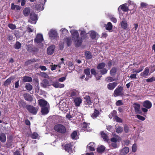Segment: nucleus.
I'll return each mask as SVG.
<instances>
[{
  "mask_svg": "<svg viewBox=\"0 0 155 155\" xmlns=\"http://www.w3.org/2000/svg\"><path fill=\"white\" fill-rule=\"evenodd\" d=\"M74 101L76 106H79L82 102V100L79 97H77L74 99Z\"/></svg>",
  "mask_w": 155,
  "mask_h": 155,
  "instance_id": "14",
  "label": "nucleus"
},
{
  "mask_svg": "<svg viewBox=\"0 0 155 155\" xmlns=\"http://www.w3.org/2000/svg\"><path fill=\"white\" fill-rule=\"evenodd\" d=\"M11 8L12 9H16L17 10H20L21 9L20 6L18 5H15L13 3L12 4Z\"/></svg>",
  "mask_w": 155,
  "mask_h": 155,
  "instance_id": "39",
  "label": "nucleus"
},
{
  "mask_svg": "<svg viewBox=\"0 0 155 155\" xmlns=\"http://www.w3.org/2000/svg\"><path fill=\"white\" fill-rule=\"evenodd\" d=\"M8 27L11 29L13 30L16 28V26L15 25L12 24H9L8 25Z\"/></svg>",
  "mask_w": 155,
  "mask_h": 155,
  "instance_id": "56",
  "label": "nucleus"
},
{
  "mask_svg": "<svg viewBox=\"0 0 155 155\" xmlns=\"http://www.w3.org/2000/svg\"><path fill=\"white\" fill-rule=\"evenodd\" d=\"M23 81L24 82H30L32 81V79L31 77H30L25 76L23 77Z\"/></svg>",
  "mask_w": 155,
  "mask_h": 155,
  "instance_id": "35",
  "label": "nucleus"
},
{
  "mask_svg": "<svg viewBox=\"0 0 155 155\" xmlns=\"http://www.w3.org/2000/svg\"><path fill=\"white\" fill-rule=\"evenodd\" d=\"M110 19L114 23H116L117 21V20L116 18L113 17V16H112V17H110Z\"/></svg>",
  "mask_w": 155,
  "mask_h": 155,
  "instance_id": "62",
  "label": "nucleus"
},
{
  "mask_svg": "<svg viewBox=\"0 0 155 155\" xmlns=\"http://www.w3.org/2000/svg\"><path fill=\"white\" fill-rule=\"evenodd\" d=\"M116 121L118 122H121L122 121V120L117 116H115L114 117Z\"/></svg>",
  "mask_w": 155,
  "mask_h": 155,
  "instance_id": "60",
  "label": "nucleus"
},
{
  "mask_svg": "<svg viewBox=\"0 0 155 155\" xmlns=\"http://www.w3.org/2000/svg\"><path fill=\"white\" fill-rule=\"evenodd\" d=\"M136 117L138 119L142 121H144L145 120V118L144 117L139 115H136Z\"/></svg>",
  "mask_w": 155,
  "mask_h": 155,
  "instance_id": "54",
  "label": "nucleus"
},
{
  "mask_svg": "<svg viewBox=\"0 0 155 155\" xmlns=\"http://www.w3.org/2000/svg\"><path fill=\"white\" fill-rule=\"evenodd\" d=\"M54 129L56 131L61 133H64L66 132L65 127L61 124H58L55 125L54 127Z\"/></svg>",
  "mask_w": 155,
  "mask_h": 155,
  "instance_id": "2",
  "label": "nucleus"
},
{
  "mask_svg": "<svg viewBox=\"0 0 155 155\" xmlns=\"http://www.w3.org/2000/svg\"><path fill=\"white\" fill-rule=\"evenodd\" d=\"M77 134L76 131H74L71 135V138L73 139H74L77 135Z\"/></svg>",
  "mask_w": 155,
  "mask_h": 155,
  "instance_id": "55",
  "label": "nucleus"
},
{
  "mask_svg": "<svg viewBox=\"0 0 155 155\" xmlns=\"http://www.w3.org/2000/svg\"><path fill=\"white\" fill-rule=\"evenodd\" d=\"M70 32L72 35V39L74 42L75 45L77 47H79L82 43V39L79 37L78 31L75 30H72Z\"/></svg>",
  "mask_w": 155,
  "mask_h": 155,
  "instance_id": "1",
  "label": "nucleus"
},
{
  "mask_svg": "<svg viewBox=\"0 0 155 155\" xmlns=\"http://www.w3.org/2000/svg\"><path fill=\"white\" fill-rule=\"evenodd\" d=\"M6 137L4 133H0V140L2 142H4L6 141Z\"/></svg>",
  "mask_w": 155,
  "mask_h": 155,
  "instance_id": "26",
  "label": "nucleus"
},
{
  "mask_svg": "<svg viewBox=\"0 0 155 155\" xmlns=\"http://www.w3.org/2000/svg\"><path fill=\"white\" fill-rule=\"evenodd\" d=\"M105 149V147L102 145H101L97 148V151L99 153H101L104 152Z\"/></svg>",
  "mask_w": 155,
  "mask_h": 155,
  "instance_id": "37",
  "label": "nucleus"
},
{
  "mask_svg": "<svg viewBox=\"0 0 155 155\" xmlns=\"http://www.w3.org/2000/svg\"><path fill=\"white\" fill-rule=\"evenodd\" d=\"M126 4H123L120 5L118 8V10H119L120 9H122L124 12H127L128 10V7L127 6L125 5Z\"/></svg>",
  "mask_w": 155,
  "mask_h": 155,
  "instance_id": "23",
  "label": "nucleus"
},
{
  "mask_svg": "<svg viewBox=\"0 0 155 155\" xmlns=\"http://www.w3.org/2000/svg\"><path fill=\"white\" fill-rule=\"evenodd\" d=\"M25 107L29 112L34 115L36 114L37 110L34 107L29 105H27Z\"/></svg>",
  "mask_w": 155,
  "mask_h": 155,
  "instance_id": "7",
  "label": "nucleus"
},
{
  "mask_svg": "<svg viewBox=\"0 0 155 155\" xmlns=\"http://www.w3.org/2000/svg\"><path fill=\"white\" fill-rule=\"evenodd\" d=\"M100 72L101 74L102 75L105 74L107 73V70L105 68H104L100 70Z\"/></svg>",
  "mask_w": 155,
  "mask_h": 155,
  "instance_id": "46",
  "label": "nucleus"
},
{
  "mask_svg": "<svg viewBox=\"0 0 155 155\" xmlns=\"http://www.w3.org/2000/svg\"><path fill=\"white\" fill-rule=\"evenodd\" d=\"M49 37L51 39L56 38L58 36V34L57 31L54 29H51L48 33Z\"/></svg>",
  "mask_w": 155,
  "mask_h": 155,
  "instance_id": "4",
  "label": "nucleus"
},
{
  "mask_svg": "<svg viewBox=\"0 0 155 155\" xmlns=\"http://www.w3.org/2000/svg\"><path fill=\"white\" fill-rule=\"evenodd\" d=\"M91 73L92 74L94 75H96L97 74L95 70L94 69H92L91 70Z\"/></svg>",
  "mask_w": 155,
  "mask_h": 155,
  "instance_id": "64",
  "label": "nucleus"
},
{
  "mask_svg": "<svg viewBox=\"0 0 155 155\" xmlns=\"http://www.w3.org/2000/svg\"><path fill=\"white\" fill-rule=\"evenodd\" d=\"M86 32L85 31H81V32L80 33L81 35V37H80L81 38L82 40L83 38H85V35Z\"/></svg>",
  "mask_w": 155,
  "mask_h": 155,
  "instance_id": "47",
  "label": "nucleus"
},
{
  "mask_svg": "<svg viewBox=\"0 0 155 155\" xmlns=\"http://www.w3.org/2000/svg\"><path fill=\"white\" fill-rule=\"evenodd\" d=\"M41 75L45 78H49V77L48 75L45 72H41L40 74Z\"/></svg>",
  "mask_w": 155,
  "mask_h": 155,
  "instance_id": "52",
  "label": "nucleus"
},
{
  "mask_svg": "<svg viewBox=\"0 0 155 155\" xmlns=\"http://www.w3.org/2000/svg\"><path fill=\"white\" fill-rule=\"evenodd\" d=\"M24 97L25 99L27 101H31L33 100L32 97L29 94H25L24 95Z\"/></svg>",
  "mask_w": 155,
  "mask_h": 155,
  "instance_id": "25",
  "label": "nucleus"
},
{
  "mask_svg": "<svg viewBox=\"0 0 155 155\" xmlns=\"http://www.w3.org/2000/svg\"><path fill=\"white\" fill-rule=\"evenodd\" d=\"M123 131V128L120 126H118L116 129V132L118 134L121 133Z\"/></svg>",
  "mask_w": 155,
  "mask_h": 155,
  "instance_id": "43",
  "label": "nucleus"
},
{
  "mask_svg": "<svg viewBox=\"0 0 155 155\" xmlns=\"http://www.w3.org/2000/svg\"><path fill=\"white\" fill-rule=\"evenodd\" d=\"M124 130L125 132L126 133H128L129 131V129L128 127L125 125L124 127Z\"/></svg>",
  "mask_w": 155,
  "mask_h": 155,
  "instance_id": "57",
  "label": "nucleus"
},
{
  "mask_svg": "<svg viewBox=\"0 0 155 155\" xmlns=\"http://www.w3.org/2000/svg\"><path fill=\"white\" fill-rule=\"evenodd\" d=\"M30 13V9L29 8H26L23 11V14L26 16H28Z\"/></svg>",
  "mask_w": 155,
  "mask_h": 155,
  "instance_id": "33",
  "label": "nucleus"
},
{
  "mask_svg": "<svg viewBox=\"0 0 155 155\" xmlns=\"http://www.w3.org/2000/svg\"><path fill=\"white\" fill-rule=\"evenodd\" d=\"M155 81V77H152L150 78L146 79V81L147 82H151Z\"/></svg>",
  "mask_w": 155,
  "mask_h": 155,
  "instance_id": "53",
  "label": "nucleus"
},
{
  "mask_svg": "<svg viewBox=\"0 0 155 155\" xmlns=\"http://www.w3.org/2000/svg\"><path fill=\"white\" fill-rule=\"evenodd\" d=\"M38 136V134L36 132H34L31 135V137L34 139H37Z\"/></svg>",
  "mask_w": 155,
  "mask_h": 155,
  "instance_id": "49",
  "label": "nucleus"
},
{
  "mask_svg": "<svg viewBox=\"0 0 155 155\" xmlns=\"http://www.w3.org/2000/svg\"><path fill=\"white\" fill-rule=\"evenodd\" d=\"M39 104L41 108L45 107L46 106L49 105L47 102L43 99H40L38 100Z\"/></svg>",
  "mask_w": 155,
  "mask_h": 155,
  "instance_id": "9",
  "label": "nucleus"
},
{
  "mask_svg": "<svg viewBox=\"0 0 155 155\" xmlns=\"http://www.w3.org/2000/svg\"><path fill=\"white\" fill-rule=\"evenodd\" d=\"M84 99L87 103V104L90 105L91 104V99L90 97L89 96H86L84 97Z\"/></svg>",
  "mask_w": 155,
  "mask_h": 155,
  "instance_id": "28",
  "label": "nucleus"
},
{
  "mask_svg": "<svg viewBox=\"0 0 155 155\" xmlns=\"http://www.w3.org/2000/svg\"><path fill=\"white\" fill-rule=\"evenodd\" d=\"M21 46V43L18 41H17L15 44L14 47L16 49H18L20 48Z\"/></svg>",
  "mask_w": 155,
  "mask_h": 155,
  "instance_id": "42",
  "label": "nucleus"
},
{
  "mask_svg": "<svg viewBox=\"0 0 155 155\" xmlns=\"http://www.w3.org/2000/svg\"><path fill=\"white\" fill-rule=\"evenodd\" d=\"M105 26L106 29L109 31L112 30L113 27L111 23L110 22H108L107 24L105 25Z\"/></svg>",
  "mask_w": 155,
  "mask_h": 155,
  "instance_id": "32",
  "label": "nucleus"
},
{
  "mask_svg": "<svg viewBox=\"0 0 155 155\" xmlns=\"http://www.w3.org/2000/svg\"><path fill=\"white\" fill-rule=\"evenodd\" d=\"M35 8L38 11H42L44 9L43 5H42V4L38 2L35 5Z\"/></svg>",
  "mask_w": 155,
  "mask_h": 155,
  "instance_id": "18",
  "label": "nucleus"
},
{
  "mask_svg": "<svg viewBox=\"0 0 155 155\" xmlns=\"http://www.w3.org/2000/svg\"><path fill=\"white\" fill-rule=\"evenodd\" d=\"M90 69L89 68H87L84 70V73L87 75H88L90 74Z\"/></svg>",
  "mask_w": 155,
  "mask_h": 155,
  "instance_id": "58",
  "label": "nucleus"
},
{
  "mask_svg": "<svg viewBox=\"0 0 155 155\" xmlns=\"http://www.w3.org/2000/svg\"><path fill=\"white\" fill-rule=\"evenodd\" d=\"M51 85H53L55 88H63L64 87V84L59 83L58 82H52Z\"/></svg>",
  "mask_w": 155,
  "mask_h": 155,
  "instance_id": "15",
  "label": "nucleus"
},
{
  "mask_svg": "<svg viewBox=\"0 0 155 155\" xmlns=\"http://www.w3.org/2000/svg\"><path fill=\"white\" fill-rule=\"evenodd\" d=\"M65 41L66 42L68 46H69L71 43V40L70 37H68L65 38Z\"/></svg>",
  "mask_w": 155,
  "mask_h": 155,
  "instance_id": "44",
  "label": "nucleus"
},
{
  "mask_svg": "<svg viewBox=\"0 0 155 155\" xmlns=\"http://www.w3.org/2000/svg\"><path fill=\"white\" fill-rule=\"evenodd\" d=\"M117 71V68L115 67H113L110 71V74L111 76H114Z\"/></svg>",
  "mask_w": 155,
  "mask_h": 155,
  "instance_id": "29",
  "label": "nucleus"
},
{
  "mask_svg": "<svg viewBox=\"0 0 155 155\" xmlns=\"http://www.w3.org/2000/svg\"><path fill=\"white\" fill-rule=\"evenodd\" d=\"M86 58L87 59H90L92 57L91 54L89 51H86L85 53Z\"/></svg>",
  "mask_w": 155,
  "mask_h": 155,
  "instance_id": "38",
  "label": "nucleus"
},
{
  "mask_svg": "<svg viewBox=\"0 0 155 155\" xmlns=\"http://www.w3.org/2000/svg\"><path fill=\"white\" fill-rule=\"evenodd\" d=\"M117 85V83L116 82L110 83L107 84V87L110 90H113Z\"/></svg>",
  "mask_w": 155,
  "mask_h": 155,
  "instance_id": "16",
  "label": "nucleus"
},
{
  "mask_svg": "<svg viewBox=\"0 0 155 155\" xmlns=\"http://www.w3.org/2000/svg\"><path fill=\"white\" fill-rule=\"evenodd\" d=\"M55 49V46L54 45H52L49 47L47 49V54L48 55H52Z\"/></svg>",
  "mask_w": 155,
  "mask_h": 155,
  "instance_id": "10",
  "label": "nucleus"
},
{
  "mask_svg": "<svg viewBox=\"0 0 155 155\" xmlns=\"http://www.w3.org/2000/svg\"><path fill=\"white\" fill-rule=\"evenodd\" d=\"M120 24L121 27L125 29L127 28V24L126 21L124 19L121 22Z\"/></svg>",
  "mask_w": 155,
  "mask_h": 155,
  "instance_id": "22",
  "label": "nucleus"
},
{
  "mask_svg": "<svg viewBox=\"0 0 155 155\" xmlns=\"http://www.w3.org/2000/svg\"><path fill=\"white\" fill-rule=\"evenodd\" d=\"M43 40V38L42 35L41 34H38L37 35L34 41L35 43L38 44L41 43Z\"/></svg>",
  "mask_w": 155,
  "mask_h": 155,
  "instance_id": "8",
  "label": "nucleus"
},
{
  "mask_svg": "<svg viewBox=\"0 0 155 155\" xmlns=\"http://www.w3.org/2000/svg\"><path fill=\"white\" fill-rule=\"evenodd\" d=\"M149 69L148 67H146L144 71H143V72L141 73L140 74L141 76H148V75H150L151 74V72L149 74Z\"/></svg>",
  "mask_w": 155,
  "mask_h": 155,
  "instance_id": "20",
  "label": "nucleus"
},
{
  "mask_svg": "<svg viewBox=\"0 0 155 155\" xmlns=\"http://www.w3.org/2000/svg\"><path fill=\"white\" fill-rule=\"evenodd\" d=\"M116 105L119 106L123 104V103L121 100H118L116 103Z\"/></svg>",
  "mask_w": 155,
  "mask_h": 155,
  "instance_id": "61",
  "label": "nucleus"
},
{
  "mask_svg": "<svg viewBox=\"0 0 155 155\" xmlns=\"http://www.w3.org/2000/svg\"><path fill=\"white\" fill-rule=\"evenodd\" d=\"M26 89L28 91H31L32 88V87L31 85L29 83H27L25 86Z\"/></svg>",
  "mask_w": 155,
  "mask_h": 155,
  "instance_id": "45",
  "label": "nucleus"
},
{
  "mask_svg": "<svg viewBox=\"0 0 155 155\" xmlns=\"http://www.w3.org/2000/svg\"><path fill=\"white\" fill-rule=\"evenodd\" d=\"M46 2V0H38V2L42 4V5H44Z\"/></svg>",
  "mask_w": 155,
  "mask_h": 155,
  "instance_id": "63",
  "label": "nucleus"
},
{
  "mask_svg": "<svg viewBox=\"0 0 155 155\" xmlns=\"http://www.w3.org/2000/svg\"><path fill=\"white\" fill-rule=\"evenodd\" d=\"M52 83V80L48 81L46 79H44L41 83V86L44 87L46 88L48 86L51 85Z\"/></svg>",
  "mask_w": 155,
  "mask_h": 155,
  "instance_id": "6",
  "label": "nucleus"
},
{
  "mask_svg": "<svg viewBox=\"0 0 155 155\" xmlns=\"http://www.w3.org/2000/svg\"><path fill=\"white\" fill-rule=\"evenodd\" d=\"M13 79V78L12 77L8 78L5 82L4 85L5 86H7L11 83Z\"/></svg>",
  "mask_w": 155,
  "mask_h": 155,
  "instance_id": "27",
  "label": "nucleus"
},
{
  "mask_svg": "<svg viewBox=\"0 0 155 155\" xmlns=\"http://www.w3.org/2000/svg\"><path fill=\"white\" fill-rule=\"evenodd\" d=\"M116 80V79L115 78L110 76L107 77L105 79V81L108 82L114 81Z\"/></svg>",
  "mask_w": 155,
  "mask_h": 155,
  "instance_id": "36",
  "label": "nucleus"
},
{
  "mask_svg": "<svg viewBox=\"0 0 155 155\" xmlns=\"http://www.w3.org/2000/svg\"><path fill=\"white\" fill-rule=\"evenodd\" d=\"M82 126L84 130L88 131L90 130L89 127H88V125L86 123H83Z\"/></svg>",
  "mask_w": 155,
  "mask_h": 155,
  "instance_id": "30",
  "label": "nucleus"
},
{
  "mask_svg": "<svg viewBox=\"0 0 155 155\" xmlns=\"http://www.w3.org/2000/svg\"><path fill=\"white\" fill-rule=\"evenodd\" d=\"M38 18L37 15L34 12H31L30 14V18L28 22L31 24H35L38 20Z\"/></svg>",
  "mask_w": 155,
  "mask_h": 155,
  "instance_id": "3",
  "label": "nucleus"
},
{
  "mask_svg": "<svg viewBox=\"0 0 155 155\" xmlns=\"http://www.w3.org/2000/svg\"><path fill=\"white\" fill-rule=\"evenodd\" d=\"M97 35V34L94 31H91L90 36L92 39L95 38Z\"/></svg>",
  "mask_w": 155,
  "mask_h": 155,
  "instance_id": "40",
  "label": "nucleus"
},
{
  "mask_svg": "<svg viewBox=\"0 0 155 155\" xmlns=\"http://www.w3.org/2000/svg\"><path fill=\"white\" fill-rule=\"evenodd\" d=\"M106 64L104 63L101 62L98 64L97 66V68L99 70L104 68L105 67Z\"/></svg>",
  "mask_w": 155,
  "mask_h": 155,
  "instance_id": "34",
  "label": "nucleus"
},
{
  "mask_svg": "<svg viewBox=\"0 0 155 155\" xmlns=\"http://www.w3.org/2000/svg\"><path fill=\"white\" fill-rule=\"evenodd\" d=\"M60 32L61 34H66L68 32V31L65 28H62L60 30Z\"/></svg>",
  "mask_w": 155,
  "mask_h": 155,
  "instance_id": "51",
  "label": "nucleus"
},
{
  "mask_svg": "<svg viewBox=\"0 0 155 155\" xmlns=\"http://www.w3.org/2000/svg\"><path fill=\"white\" fill-rule=\"evenodd\" d=\"M72 146L71 144L69 143L65 144V145L64 148L65 150L66 151L68 152H70V153H72Z\"/></svg>",
  "mask_w": 155,
  "mask_h": 155,
  "instance_id": "17",
  "label": "nucleus"
},
{
  "mask_svg": "<svg viewBox=\"0 0 155 155\" xmlns=\"http://www.w3.org/2000/svg\"><path fill=\"white\" fill-rule=\"evenodd\" d=\"M76 94L77 91L74 89L70 91L69 93V97L72 98H74L76 95Z\"/></svg>",
  "mask_w": 155,
  "mask_h": 155,
  "instance_id": "24",
  "label": "nucleus"
},
{
  "mask_svg": "<svg viewBox=\"0 0 155 155\" xmlns=\"http://www.w3.org/2000/svg\"><path fill=\"white\" fill-rule=\"evenodd\" d=\"M49 105L46 106V107L41 108V112L42 114H47L49 111Z\"/></svg>",
  "mask_w": 155,
  "mask_h": 155,
  "instance_id": "12",
  "label": "nucleus"
},
{
  "mask_svg": "<svg viewBox=\"0 0 155 155\" xmlns=\"http://www.w3.org/2000/svg\"><path fill=\"white\" fill-rule=\"evenodd\" d=\"M34 29L33 27L31 25H28L26 31L29 33H30L33 32Z\"/></svg>",
  "mask_w": 155,
  "mask_h": 155,
  "instance_id": "41",
  "label": "nucleus"
},
{
  "mask_svg": "<svg viewBox=\"0 0 155 155\" xmlns=\"http://www.w3.org/2000/svg\"><path fill=\"white\" fill-rule=\"evenodd\" d=\"M99 112L96 109H95L94 113H93L91 116V117L93 118H96L99 115Z\"/></svg>",
  "mask_w": 155,
  "mask_h": 155,
  "instance_id": "31",
  "label": "nucleus"
},
{
  "mask_svg": "<svg viewBox=\"0 0 155 155\" xmlns=\"http://www.w3.org/2000/svg\"><path fill=\"white\" fill-rule=\"evenodd\" d=\"M143 69V67H141L138 70H135L133 71V72L136 73H138L141 71H142Z\"/></svg>",
  "mask_w": 155,
  "mask_h": 155,
  "instance_id": "50",
  "label": "nucleus"
},
{
  "mask_svg": "<svg viewBox=\"0 0 155 155\" xmlns=\"http://www.w3.org/2000/svg\"><path fill=\"white\" fill-rule=\"evenodd\" d=\"M95 145L94 143L91 142L87 146V148L90 150L94 151V147Z\"/></svg>",
  "mask_w": 155,
  "mask_h": 155,
  "instance_id": "21",
  "label": "nucleus"
},
{
  "mask_svg": "<svg viewBox=\"0 0 155 155\" xmlns=\"http://www.w3.org/2000/svg\"><path fill=\"white\" fill-rule=\"evenodd\" d=\"M101 137L103 138V139L105 141H106L107 140V136L105 134L104 132H101Z\"/></svg>",
  "mask_w": 155,
  "mask_h": 155,
  "instance_id": "48",
  "label": "nucleus"
},
{
  "mask_svg": "<svg viewBox=\"0 0 155 155\" xmlns=\"http://www.w3.org/2000/svg\"><path fill=\"white\" fill-rule=\"evenodd\" d=\"M152 104L149 101H144L143 103V106L147 109H150L152 107Z\"/></svg>",
  "mask_w": 155,
  "mask_h": 155,
  "instance_id": "13",
  "label": "nucleus"
},
{
  "mask_svg": "<svg viewBox=\"0 0 155 155\" xmlns=\"http://www.w3.org/2000/svg\"><path fill=\"white\" fill-rule=\"evenodd\" d=\"M123 90V88L121 86L117 87L114 91V96L116 97L123 95L122 91Z\"/></svg>",
  "mask_w": 155,
  "mask_h": 155,
  "instance_id": "5",
  "label": "nucleus"
},
{
  "mask_svg": "<svg viewBox=\"0 0 155 155\" xmlns=\"http://www.w3.org/2000/svg\"><path fill=\"white\" fill-rule=\"evenodd\" d=\"M129 151V150L128 147H125L120 150V154L121 155H125Z\"/></svg>",
  "mask_w": 155,
  "mask_h": 155,
  "instance_id": "19",
  "label": "nucleus"
},
{
  "mask_svg": "<svg viewBox=\"0 0 155 155\" xmlns=\"http://www.w3.org/2000/svg\"><path fill=\"white\" fill-rule=\"evenodd\" d=\"M134 108L136 114H141L142 113L140 110V105L139 104H134Z\"/></svg>",
  "mask_w": 155,
  "mask_h": 155,
  "instance_id": "11",
  "label": "nucleus"
},
{
  "mask_svg": "<svg viewBox=\"0 0 155 155\" xmlns=\"http://www.w3.org/2000/svg\"><path fill=\"white\" fill-rule=\"evenodd\" d=\"M35 61V60L34 59L33 60H28V61H26L25 64L26 65H28L31 63L32 62H34Z\"/></svg>",
  "mask_w": 155,
  "mask_h": 155,
  "instance_id": "59",
  "label": "nucleus"
}]
</instances>
